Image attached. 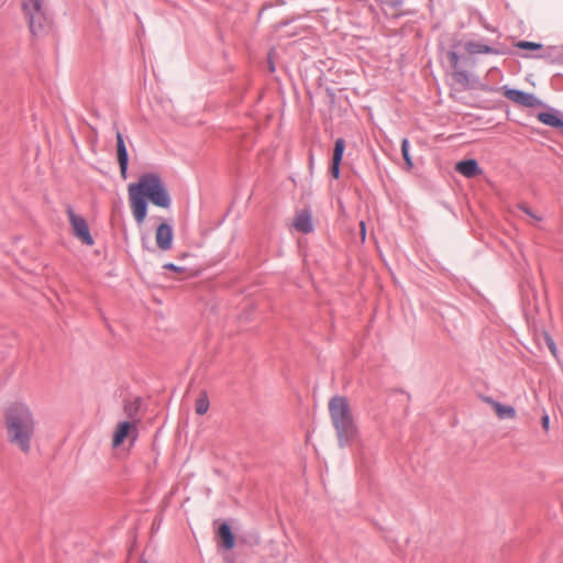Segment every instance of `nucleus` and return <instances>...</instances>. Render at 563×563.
Here are the masks:
<instances>
[{
    "mask_svg": "<svg viewBox=\"0 0 563 563\" xmlns=\"http://www.w3.org/2000/svg\"><path fill=\"white\" fill-rule=\"evenodd\" d=\"M137 438L136 422L122 421L119 422L112 437V446H120L125 440H130L132 443Z\"/></svg>",
    "mask_w": 563,
    "mask_h": 563,
    "instance_id": "obj_8",
    "label": "nucleus"
},
{
    "mask_svg": "<svg viewBox=\"0 0 563 563\" xmlns=\"http://www.w3.org/2000/svg\"><path fill=\"white\" fill-rule=\"evenodd\" d=\"M481 400L493 409L495 416L499 420H514L517 417L516 408L510 405L503 404L493 397L485 395L481 396Z\"/></svg>",
    "mask_w": 563,
    "mask_h": 563,
    "instance_id": "obj_10",
    "label": "nucleus"
},
{
    "mask_svg": "<svg viewBox=\"0 0 563 563\" xmlns=\"http://www.w3.org/2000/svg\"><path fill=\"white\" fill-rule=\"evenodd\" d=\"M37 428L35 413L27 399L18 397L3 409V429L8 442L22 453L31 451Z\"/></svg>",
    "mask_w": 563,
    "mask_h": 563,
    "instance_id": "obj_1",
    "label": "nucleus"
},
{
    "mask_svg": "<svg viewBox=\"0 0 563 563\" xmlns=\"http://www.w3.org/2000/svg\"><path fill=\"white\" fill-rule=\"evenodd\" d=\"M548 342H549V347H550L551 352H552L553 354H555V352H556V347H555L554 342H553L551 339H548Z\"/></svg>",
    "mask_w": 563,
    "mask_h": 563,
    "instance_id": "obj_28",
    "label": "nucleus"
},
{
    "mask_svg": "<svg viewBox=\"0 0 563 563\" xmlns=\"http://www.w3.org/2000/svg\"><path fill=\"white\" fill-rule=\"evenodd\" d=\"M294 225L301 233H310L313 230L312 216L309 210H302L295 219Z\"/></svg>",
    "mask_w": 563,
    "mask_h": 563,
    "instance_id": "obj_17",
    "label": "nucleus"
},
{
    "mask_svg": "<svg viewBox=\"0 0 563 563\" xmlns=\"http://www.w3.org/2000/svg\"><path fill=\"white\" fill-rule=\"evenodd\" d=\"M346 143L343 137H339L334 142L332 159L330 163L329 172L334 179H339L341 175V164L343 161Z\"/></svg>",
    "mask_w": 563,
    "mask_h": 563,
    "instance_id": "obj_11",
    "label": "nucleus"
},
{
    "mask_svg": "<svg viewBox=\"0 0 563 563\" xmlns=\"http://www.w3.org/2000/svg\"><path fill=\"white\" fill-rule=\"evenodd\" d=\"M117 159L120 168V174L123 179L128 177L129 169V152L125 145L124 136L120 131H117Z\"/></svg>",
    "mask_w": 563,
    "mask_h": 563,
    "instance_id": "obj_12",
    "label": "nucleus"
},
{
    "mask_svg": "<svg viewBox=\"0 0 563 563\" xmlns=\"http://www.w3.org/2000/svg\"><path fill=\"white\" fill-rule=\"evenodd\" d=\"M132 214L137 224L147 216L148 202L163 209L172 206V198L162 177L156 173H144L128 188Z\"/></svg>",
    "mask_w": 563,
    "mask_h": 563,
    "instance_id": "obj_2",
    "label": "nucleus"
},
{
    "mask_svg": "<svg viewBox=\"0 0 563 563\" xmlns=\"http://www.w3.org/2000/svg\"><path fill=\"white\" fill-rule=\"evenodd\" d=\"M289 24H290V21H289V20L282 21V22H279V24H278V29H283V27H285V26H287V25H289Z\"/></svg>",
    "mask_w": 563,
    "mask_h": 563,
    "instance_id": "obj_29",
    "label": "nucleus"
},
{
    "mask_svg": "<svg viewBox=\"0 0 563 563\" xmlns=\"http://www.w3.org/2000/svg\"><path fill=\"white\" fill-rule=\"evenodd\" d=\"M516 47L520 49H527V51H539L542 48V44L538 42H531V41H518L516 43Z\"/></svg>",
    "mask_w": 563,
    "mask_h": 563,
    "instance_id": "obj_21",
    "label": "nucleus"
},
{
    "mask_svg": "<svg viewBox=\"0 0 563 563\" xmlns=\"http://www.w3.org/2000/svg\"><path fill=\"white\" fill-rule=\"evenodd\" d=\"M448 57L450 59L451 66L454 69L453 71V78L454 80L464 86L467 87L470 85V74L465 69H459V63L462 59V57L459 55L457 51L450 49L448 52ZM465 59V57H463Z\"/></svg>",
    "mask_w": 563,
    "mask_h": 563,
    "instance_id": "obj_13",
    "label": "nucleus"
},
{
    "mask_svg": "<svg viewBox=\"0 0 563 563\" xmlns=\"http://www.w3.org/2000/svg\"><path fill=\"white\" fill-rule=\"evenodd\" d=\"M541 424L545 432L550 429V418L548 413H544L541 418Z\"/></svg>",
    "mask_w": 563,
    "mask_h": 563,
    "instance_id": "obj_23",
    "label": "nucleus"
},
{
    "mask_svg": "<svg viewBox=\"0 0 563 563\" xmlns=\"http://www.w3.org/2000/svg\"><path fill=\"white\" fill-rule=\"evenodd\" d=\"M503 90L504 96L526 108H536L539 106H544V101L538 98L532 92H527L517 88H511L508 85H505L500 88Z\"/></svg>",
    "mask_w": 563,
    "mask_h": 563,
    "instance_id": "obj_6",
    "label": "nucleus"
},
{
    "mask_svg": "<svg viewBox=\"0 0 563 563\" xmlns=\"http://www.w3.org/2000/svg\"><path fill=\"white\" fill-rule=\"evenodd\" d=\"M461 45H462V41H460V40H457V38H454V40L452 41V44H451V49L456 51V49H457V47H459V46H461Z\"/></svg>",
    "mask_w": 563,
    "mask_h": 563,
    "instance_id": "obj_25",
    "label": "nucleus"
},
{
    "mask_svg": "<svg viewBox=\"0 0 563 563\" xmlns=\"http://www.w3.org/2000/svg\"><path fill=\"white\" fill-rule=\"evenodd\" d=\"M210 407L209 397L206 390H201L195 400V412L202 416L208 412Z\"/></svg>",
    "mask_w": 563,
    "mask_h": 563,
    "instance_id": "obj_18",
    "label": "nucleus"
},
{
    "mask_svg": "<svg viewBox=\"0 0 563 563\" xmlns=\"http://www.w3.org/2000/svg\"><path fill=\"white\" fill-rule=\"evenodd\" d=\"M69 222L71 225L73 234L86 245L93 244V238L90 233L89 225L86 219L79 214H76L71 207L67 208Z\"/></svg>",
    "mask_w": 563,
    "mask_h": 563,
    "instance_id": "obj_7",
    "label": "nucleus"
},
{
    "mask_svg": "<svg viewBox=\"0 0 563 563\" xmlns=\"http://www.w3.org/2000/svg\"><path fill=\"white\" fill-rule=\"evenodd\" d=\"M464 49L470 55H476V54H494V55H501L504 54L503 51L495 48L490 45L483 44L479 42L468 41L464 44Z\"/></svg>",
    "mask_w": 563,
    "mask_h": 563,
    "instance_id": "obj_16",
    "label": "nucleus"
},
{
    "mask_svg": "<svg viewBox=\"0 0 563 563\" xmlns=\"http://www.w3.org/2000/svg\"><path fill=\"white\" fill-rule=\"evenodd\" d=\"M328 409L339 445L344 448L358 441L360 430L347 398L343 396L332 397L329 400Z\"/></svg>",
    "mask_w": 563,
    "mask_h": 563,
    "instance_id": "obj_3",
    "label": "nucleus"
},
{
    "mask_svg": "<svg viewBox=\"0 0 563 563\" xmlns=\"http://www.w3.org/2000/svg\"><path fill=\"white\" fill-rule=\"evenodd\" d=\"M519 209H520L521 211H523L527 216H529V217L532 219L533 223H539V222H541V221H542V219H543L541 216L536 214V213H534V212H533V211H532L528 206H526V205H520V206H519Z\"/></svg>",
    "mask_w": 563,
    "mask_h": 563,
    "instance_id": "obj_22",
    "label": "nucleus"
},
{
    "mask_svg": "<svg viewBox=\"0 0 563 563\" xmlns=\"http://www.w3.org/2000/svg\"><path fill=\"white\" fill-rule=\"evenodd\" d=\"M156 246H172L174 241V230L167 222H162L156 228Z\"/></svg>",
    "mask_w": 563,
    "mask_h": 563,
    "instance_id": "obj_15",
    "label": "nucleus"
},
{
    "mask_svg": "<svg viewBox=\"0 0 563 563\" xmlns=\"http://www.w3.org/2000/svg\"><path fill=\"white\" fill-rule=\"evenodd\" d=\"M360 227H361L362 242H364L365 241V234H366L365 222L361 221Z\"/></svg>",
    "mask_w": 563,
    "mask_h": 563,
    "instance_id": "obj_26",
    "label": "nucleus"
},
{
    "mask_svg": "<svg viewBox=\"0 0 563 563\" xmlns=\"http://www.w3.org/2000/svg\"><path fill=\"white\" fill-rule=\"evenodd\" d=\"M544 108V111H540L537 113V119L542 124L550 126L552 129L559 130L563 133V114L560 110L547 104L541 106Z\"/></svg>",
    "mask_w": 563,
    "mask_h": 563,
    "instance_id": "obj_9",
    "label": "nucleus"
},
{
    "mask_svg": "<svg viewBox=\"0 0 563 563\" xmlns=\"http://www.w3.org/2000/svg\"><path fill=\"white\" fill-rule=\"evenodd\" d=\"M224 547L231 550L234 547V537L228 523H222L218 531Z\"/></svg>",
    "mask_w": 563,
    "mask_h": 563,
    "instance_id": "obj_19",
    "label": "nucleus"
},
{
    "mask_svg": "<svg viewBox=\"0 0 563 563\" xmlns=\"http://www.w3.org/2000/svg\"><path fill=\"white\" fill-rule=\"evenodd\" d=\"M401 155L406 165L411 168L413 166V163L410 155V143L409 140L406 137L402 139L401 141Z\"/></svg>",
    "mask_w": 563,
    "mask_h": 563,
    "instance_id": "obj_20",
    "label": "nucleus"
},
{
    "mask_svg": "<svg viewBox=\"0 0 563 563\" xmlns=\"http://www.w3.org/2000/svg\"><path fill=\"white\" fill-rule=\"evenodd\" d=\"M485 27H486V30H488V31H493V32L495 31L494 29H490V26H485Z\"/></svg>",
    "mask_w": 563,
    "mask_h": 563,
    "instance_id": "obj_31",
    "label": "nucleus"
},
{
    "mask_svg": "<svg viewBox=\"0 0 563 563\" xmlns=\"http://www.w3.org/2000/svg\"><path fill=\"white\" fill-rule=\"evenodd\" d=\"M269 70L272 73L275 71V65H274V63L272 60L269 62Z\"/></svg>",
    "mask_w": 563,
    "mask_h": 563,
    "instance_id": "obj_30",
    "label": "nucleus"
},
{
    "mask_svg": "<svg viewBox=\"0 0 563 563\" xmlns=\"http://www.w3.org/2000/svg\"><path fill=\"white\" fill-rule=\"evenodd\" d=\"M44 2L45 0H22V11L34 37H44L53 26V15Z\"/></svg>",
    "mask_w": 563,
    "mask_h": 563,
    "instance_id": "obj_4",
    "label": "nucleus"
},
{
    "mask_svg": "<svg viewBox=\"0 0 563 563\" xmlns=\"http://www.w3.org/2000/svg\"><path fill=\"white\" fill-rule=\"evenodd\" d=\"M481 89H482L483 91H486V92L495 91V88H493V87H490V86H488V85H484V84H483V85H481Z\"/></svg>",
    "mask_w": 563,
    "mask_h": 563,
    "instance_id": "obj_27",
    "label": "nucleus"
},
{
    "mask_svg": "<svg viewBox=\"0 0 563 563\" xmlns=\"http://www.w3.org/2000/svg\"><path fill=\"white\" fill-rule=\"evenodd\" d=\"M163 268L183 274L185 277H190L198 274L202 265L198 262L196 255L189 252H183L177 263H165Z\"/></svg>",
    "mask_w": 563,
    "mask_h": 563,
    "instance_id": "obj_5",
    "label": "nucleus"
},
{
    "mask_svg": "<svg viewBox=\"0 0 563 563\" xmlns=\"http://www.w3.org/2000/svg\"><path fill=\"white\" fill-rule=\"evenodd\" d=\"M455 170L466 178H474L483 173L477 159L464 158L455 164Z\"/></svg>",
    "mask_w": 563,
    "mask_h": 563,
    "instance_id": "obj_14",
    "label": "nucleus"
},
{
    "mask_svg": "<svg viewBox=\"0 0 563 563\" xmlns=\"http://www.w3.org/2000/svg\"><path fill=\"white\" fill-rule=\"evenodd\" d=\"M388 4L393 9H400L404 4V0H388Z\"/></svg>",
    "mask_w": 563,
    "mask_h": 563,
    "instance_id": "obj_24",
    "label": "nucleus"
},
{
    "mask_svg": "<svg viewBox=\"0 0 563 563\" xmlns=\"http://www.w3.org/2000/svg\"><path fill=\"white\" fill-rule=\"evenodd\" d=\"M142 563H146V562H142Z\"/></svg>",
    "mask_w": 563,
    "mask_h": 563,
    "instance_id": "obj_32",
    "label": "nucleus"
}]
</instances>
